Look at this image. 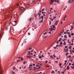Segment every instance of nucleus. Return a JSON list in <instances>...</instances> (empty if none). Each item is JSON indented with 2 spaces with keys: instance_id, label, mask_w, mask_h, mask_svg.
I'll list each match as a JSON object with an SVG mask.
<instances>
[{
  "instance_id": "nucleus-1",
  "label": "nucleus",
  "mask_w": 74,
  "mask_h": 74,
  "mask_svg": "<svg viewBox=\"0 0 74 74\" xmlns=\"http://www.w3.org/2000/svg\"><path fill=\"white\" fill-rule=\"evenodd\" d=\"M20 11H22V12H24V11H23V10H25V9L22 7H19Z\"/></svg>"
},
{
  "instance_id": "nucleus-2",
  "label": "nucleus",
  "mask_w": 74,
  "mask_h": 74,
  "mask_svg": "<svg viewBox=\"0 0 74 74\" xmlns=\"http://www.w3.org/2000/svg\"><path fill=\"white\" fill-rule=\"evenodd\" d=\"M54 1L53 0H51L50 1V4L51 5H52V4H53V1Z\"/></svg>"
},
{
  "instance_id": "nucleus-3",
  "label": "nucleus",
  "mask_w": 74,
  "mask_h": 74,
  "mask_svg": "<svg viewBox=\"0 0 74 74\" xmlns=\"http://www.w3.org/2000/svg\"><path fill=\"white\" fill-rule=\"evenodd\" d=\"M69 1L68 2V3H69V4H70V3H71L72 2L71 1V0H69Z\"/></svg>"
},
{
  "instance_id": "nucleus-4",
  "label": "nucleus",
  "mask_w": 74,
  "mask_h": 74,
  "mask_svg": "<svg viewBox=\"0 0 74 74\" xmlns=\"http://www.w3.org/2000/svg\"><path fill=\"white\" fill-rule=\"evenodd\" d=\"M33 70H37V68L36 67H34Z\"/></svg>"
},
{
  "instance_id": "nucleus-5",
  "label": "nucleus",
  "mask_w": 74,
  "mask_h": 74,
  "mask_svg": "<svg viewBox=\"0 0 74 74\" xmlns=\"http://www.w3.org/2000/svg\"><path fill=\"white\" fill-rule=\"evenodd\" d=\"M69 49H66V51H65V52H67L68 51H69Z\"/></svg>"
},
{
  "instance_id": "nucleus-6",
  "label": "nucleus",
  "mask_w": 74,
  "mask_h": 74,
  "mask_svg": "<svg viewBox=\"0 0 74 74\" xmlns=\"http://www.w3.org/2000/svg\"><path fill=\"white\" fill-rule=\"evenodd\" d=\"M38 14L39 16H40L41 15L40 13H38Z\"/></svg>"
},
{
  "instance_id": "nucleus-7",
  "label": "nucleus",
  "mask_w": 74,
  "mask_h": 74,
  "mask_svg": "<svg viewBox=\"0 0 74 74\" xmlns=\"http://www.w3.org/2000/svg\"><path fill=\"white\" fill-rule=\"evenodd\" d=\"M69 66H67V67L66 68L67 70H69Z\"/></svg>"
},
{
  "instance_id": "nucleus-8",
  "label": "nucleus",
  "mask_w": 74,
  "mask_h": 74,
  "mask_svg": "<svg viewBox=\"0 0 74 74\" xmlns=\"http://www.w3.org/2000/svg\"><path fill=\"white\" fill-rule=\"evenodd\" d=\"M26 61H24V62H23V63L24 64H26Z\"/></svg>"
},
{
  "instance_id": "nucleus-9",
  "label": "nucleus",
  "mask_w": 74,
  "mask_h": 74,
  "mask_svg": "<svg viewBox=\"0 0 74 74\" xmlns=\"http://www.w3.org/2000/svg\"><path fill=\"white\" fill-rule=\"evenodd\" d=\"M51 73H55V72L53 71H52V72H51Z\"/></svg>"
},
{
  "instance_id": "nucleus-10",
  "label": "nucleus",
  "mask_w": 74,
  "mask_h": 74,
  "mask_svg": "<svg viewBox=\"0 0 74 74\" xmlns=\"http://www.w3.org/2000/svg\"><path fill=\"white\" fill-rule=\"evenodd\" d=\"M55 18H56V16L53 17V19H52V21H53L54 19H55Z\"/></svg>"
},
{
  "instance_id": "nucleus-11",
  "label": "nucleus",
  "mask_w": 74,
  "mask_h": 74,
  "mask_svg": "<svg viewBox=\"0 0 74 74\" xmlns=\"http://www.w3.org/2000/svg\"><path fill=\"white\" fill-rule=\"evenodd\" d=\"M64 37H65V38H67V36H66V35H65L64 36Z\"/></svg>"
},
{
  "instance_id": "nucleus-12",
  "label": "nucleus",
  "mask_w": 74,
  "mask_h": 74,
  "mask_svg": "<svg viewBox=\"0 0 74 74\" xmlns=\"http://www.w3.org/2000/svg\"><path fill=\"white\" fill-rule=\"evenodd\" d=\"M53 29H55V26L54 25H53Z\"/></svg>"
},
{
  "instance_id": "nucleus-13",
  "label": "nucleus",
  "mask_w": 74,
  "mask_h": 74,
  "mask_svg": "<svg viewBox=\"0 0 74 74\" xmlns=\"http://www.w3.org/2000/svg\"><path fill=\"white\" fill-rule=\"evenodd\" d=\"M28 55H29V56H30L31 55V54L30 53H27Z\"/></svg>"
},
{
  "instance_id": "nucleus-14",
  "label": "nucleus",
  "mask_w": 74,
  "mask_h": 74,
  "mask_svg": "<svg viewBox=\"0 0 74 74\" xmlns=\"http://www.w3.org/2000/svg\"><path fill=\"white\" fill-rule=\"evenodd\" d=\"M71 34L72 36H73L74 35V34L73 33H71Z\"/></svg>"
},
{
  "instance_id": "nucleus-15",
  "label": "nucleus",
  "mask_w": 74,
  "mask_h": 74,
  "mask_svg": "<svg viewBox=\"0 0 74 74\" xmlns=\"http://www.w3.org/2000/svg\"><path fill=\"white\" fill-rule=\"evenodd\" d=\"M71 46H70L69 47V48L70 49H71Z\"/></svg>"
},
{
  "instance_id": "nucleus-16",
  "label": "nucleus",
  "mask_w": 74,
  "mask_h": 74,
  "mask_svg": "<svg viewBox=\"0 0 74 74\" xmlns=\"http://www.w3.org/2000/svg\"><path fill=\"white\" fill-rule=\"evenodd\" d=\"M49 30H51V31L53 30V29H52V28H51L50 29V28H49Z\"/></svg>"
},
{
  "instance_id": "nucleus-17",
  "label": "nucleus",
  "mask_w": 74,
  "mask_h": 74,
  "mask_svg": "<svg viewBox=\"0 0 74 74\" xmlns=\"http://www.w3.org/2000/svg\"><path fill=\"white\" fill-rule=\"evenodd\" d=\"M64 32V29L63 30V31L61 33V34H62V33H63Z\"/></svg>"
},
{
  "instance_id": "nucleus-18",
  "label": "nucleus",
  "mask_w": 74,
  "mask_h": 74,
  "mask_svg": "<svg viewBox=\"0 0 74 74\" xmlns=\"http://www.w3.org/2000/svg\"><path fill=\"white\" fill-rule=\"evenodd\" d=\"M41 57L42 58H44V55H43V54H42V56H41Z\"/></svg>"
},
{
  "instance_id": "nucleus-19",
  "label": "nucleus",
  "mask_w": 74,
  "mask_h": 74,
  "mask_svg": "<svg viewBox=\"0 0 74 74\" xmlns=\"http://www.w3.org/2000/svg\"><path fill=\"white\" fill-rule=\"evenodd\" d=\"M21 61V60H17V62H20Z\"/></svg>"
},
{
  "instance_id": "nucleus-20",
  "label": "nucleus",
  "mask_w": 74,
  "mask_h": 74,
  "mask_svg": "<svg viewBox=\"0 0 74 74\" xmlns=\"http://www.w3.org/2000/svg\"><path fill=\"white\" fill-rule=\"evenodd\" d=\"M71 56H70H70H68V58H71Z\"/></svg>"
},
{
  "instance_id": "nucleus-21",
  "label": "nucleus",
  "mask_w": 74,
  "mask_h": 74,
  "mask_svg": "<svg viewBox=\"0 0 74 74\" xmlns=\"http://www.w3.org/2000/svg\"><path fill=\"white\" fill-rule=\"evenodd\" d=\"M43 35H44L45 34H47V32H45L43 34Z\"/></svg>"
},
{
  "instance_id": "nucleus-22",
  "label": "nucleus",
  "mask_w": 74,
  "mask_h": 74,
  "mask_svg": "<svg viewBox=\"0 0 74 74\" xmlns=\"http://www.w3.org/2000/svg\"><path fill=\"white\" fill-rule=\"evenodd\" d=\"M36 66L37 67H38V66L39 67H40V66L39 65H36Z\"/></svg>"
},
{
  "instance_id": "nucleus-23",
  "label": "nucleus",
  "mask_w": 74,
  "mask_h": 74,
  "mask_svg": "<svg viewBox=\"0 0 74 74\" xmlns=\"http://www.w3.org/2000/svg\"><path fill=\"white\" fill-rule=\"evenodd\" d=\"M58 41L57 40V42H56V44H59V42H58Z\"/></svg>"
},
{
  "instance_id": "nucleus-24",
  "label": "nucleus",
  "mask_w": 74,
  "mask_h": 74,
  "mask_svg": "<svg viewBox=\"0 0 74 74\" xmlns=\"http://www.w3.org/2000/svg\"><path fill=\"white\" fill-rule=\"evenodd\" d=\"M69 55V53H66V56H67V55Z\"/></svg>"
},
{
  "instance_id": "nucleus-25",
  "label": "nucleus",
  "mask_w": 74,
  "mask_h": 74,
  "mask_svg": "<svg viewBox=\"0 0 74 74\" xmlns=\"http://www.w3.org/2000/svg\"><path fill=\"white\" fill-rule=\"evenodd\" d=\"M62 42H61L60 44V45H62Z\"/></svg>"
},
{
  "instance_id": "nucleus-26",
  "label": "nucleus",
  "mask_w": 74,
  "mask_h": 74,
  "mask_svg": "<svg viewBox=\"0 0 74 74\" xmlns=\"http://www.w3.org/2000/svg\"><path fill=\"white\" fill-rule=\"evenodd\" d=\"M42 72H40V73H38V74H41V73H42Z\"/></svg>"
},
{
  "instance_id": "nucleus-27",
  "label": "nucleus",
  "mask_w": 74,
  "mask_h": 74,
  "mask_svg": "<svg viewBox=\"0 0 74 74\" xmlns=\"http://www.w3.org/2000/svg\"><path fill=\"white\" fill-rule=\"evenodd\" d=\"M53 56H54V58H56V56H55V54L53 55Z\"/></svg>"
},
{
  "instance_id": "nucleus-28",
  "label": "nucleus",
  "mask_w": 74,
  "mask_h": 74,
  "mask_svg": "<svg viewBox=\"0 0 74 74\" xmlns=\"http://www.w3.org/2000/svg\"><path fill=\"white\" fill-rule=\"evenodd\" d=\"M56 24H58V21H56V22L55 23V25Z\"/></svg>"
},
{
  "instance_id": "nucleus-29",
  "label": "nucleus",
  "mask_w": 74,
  "mask_h": 74,
  "mask_svg": "<svg viewBox=\"0 0 74 74\" xmlns=\"http://www.w3.org/2000/svg\"><path fill=\"white\" fill-rule=\"evenodd\" d=\"M32 49V47H31L30 48H29V50H30V49Z\"/></svg>"
},
{
  "instance_id": "nucleus-30",
  "label": "nucleus",
  "mask_w": 74,
  "mask_h": 74,
  "mask_svg": "<svg viewBox=\"0 0 74 74\" xmlns=\"http://www.w3.org/2000/svg\"><path fill=\"white\" fill-rule=\"evenodd\" d=\"M41 18H42L43 19H44V18L43 17V16H41Z\"/></svg>"
},
{
  "instance_id": "nucleus-31",
  "label": "nucleus",
  "mask_w": 74,
  "mask_h": 74,
  "mask_svg": "<svg viewBox=\"0 0 74 74\" xmlns=\"http://www.w3.org/2000/svg\"><path fill=\"white\" fill-rule=\"evenodd\" d=\"M43 16H46V15L45 14H43Z\"/></svg>"
},
{
  "instance_id": "nucleus-32",
  "label": "nucleus",
  "mask_w": 74,
  "mask_h": 74,
  "mask_svg": "<svg viewBox=\"0 0 74 74\" xmlns=\"http://www.w3.org/2000/svg\"><path fill=\"white\" fill-rule=\"evenodd\" d=\"M32 56H27V58H32Z\"/></svg>"
},
{
  "instance_id": "nucleus-33",
  "label": "nucleus",
  "mask_w": 74,
  "mask_h": 74,
  "mask_svg": "<svg viewBox=\"0 0 74 74\" xmlns=\"http://www.w3.org/2000/svg\"><path fill=\"white\" fill-rule=\"evenodd\" d=\"M69 37L70 38L71 37V35H70V34H69Z\"/></svg>"
},
{
  "instance_id": "nucleus-34",
  "label": "nucleus",
  "mask_w": 74,
  "mask_h": 74,
  "mask_svg": "<svg viewBox=\"0 0 74 74\" xmlns=\"http://www.w3.org/2000/svg\"><path fill=\"white\" fill-rule=\"evenodd\" d=\"M74 1V0H72V1H71V2H72L71 3H73V2Z\"/></svg>"
},
{
  "instance_id": "nucleus-35",
  "label": "nucleus",
  "mask_w": 74,
  "mask_h": 74,
  "mask_svg": "<svg viewBox=\"0 0 74 74\" xmlns=\"http://www.w3.org/2000/svg\"><path fill=\"white\" fill-rule=\"evenodd\" d=\"M45 10V8H44L43 9H42V11H44Z\"/></svg>"
},
{
  "instance_id": "nucleus-36",
  "label": "nucleus",
  "mask_w": 74,
  "mask_h": 74,
  "mask_svg": "<svg viewBox=\"0 0 74 74\" xmlns=\"http://www.w3.org/2000/svg\"><path fill=\"white\" fill-rule=\"evenodd\" d=\"M66 17H67V16L65 15V16L64 17V19H65V18H66Z\"/></svg>"
},
{
  "instance_id": "nucleus-37",
  "label": "nucleus",
  "mask_w": 74,
  "mask_h": 74,
  "mask_svg": "<svg viewBox=\"0 0 74 74\" xmlns=\"http://www.w3.org/2000/svg\"><path fill=\"white\" fill-rule=\"evenodd\" d=\"M53 48H54V49H56V47H53Z\"/></svg>"
},
{
  "instance_id": "nucleus-38",
  "label": "nucleus",
  "mask_w": 74,
  "mask_h": 74,
  "mask_svg": "<svg viewBox=\"0 0 74 74\" xmlns=\"http://www.w3.org/2000/svg\"><path fill=\"white\" fill-rule=\"evenodd\" d=\"M71 29H73V26H71Z\"/></svg>"
},
{
  "instance_id": "nucleus-39",
  "label": "nucleus",
  "mask_w": 74,
  "mask_h": 74,
  "mask_svg": "<svg viewBox=\"0 0 74 74\" xmlns=\"http://www.w3.org/2000/svg\"><path fill=\"white\" fill-rule=\"evenodd\" d=\"M34 16H35V17H37V16H38V14H36V16L34 15Z\"/></svg>"
},
{
  "instance_id": "nucleus-40",
  "label": "nucleus",
  "mask_w": 74,
  "mask_h": 74,
  "mask_svg": "<svg viewBox=\"0 0 74 74\" xmlns=\"http://www.w3.org/2000/svg\"><path fill=\"white\" fill-rule=\"evenodd\" d=\"M71 63H70L69 64V66H70V65H71Z\"/></svg>"
},
{
  "instance_id": "nucleus-41",
  "label": "nucleus",
  "mask_w": 74,
  "mask_h": 74,
  "mask_svg": "<svg viewBox=\"0 0 74 74\" xmlns=\"http://www.w3.org/2000/svg\"><path fill=\"white\" fill-rule=\"evenodd\" d=\"M35 59L36 60H38V59L37 58H36Z\"/></svg>"
},
{
  "instance_id": "nucleus-42",
  "label": "nucleus",
  "mask_w": 74,
  "mask_h": 74,
  "mask_svg": "<svg viewBox=\"0 0 74 74\" xmlns=\"http://www.w3.org/2000/svg\"><path fill=\"white\" fill-rule=\"evenodd\" d=\"M66 33H67V34H69V33H70V32H66Z\"/></svg>"
},
{
  "instance_id": "nucleus-43",
  "label": "nucleus",
  "mask_w": 74,
  "mask_h": 74,
  "mask_svg": "<svg viewBox=\"0 0 74 74\" xmlns=\"http://www.w3.org/2000/svg\"><path fill=\"white\" fill-rule=\"evenodd\" d=\"M55 63H58V61H55Z\"/></svg>"
},
{
  "instance_id": "nucleus-44",
  "label": "nucleus",
  "mask_w": 74,
  "mask_h": 74,
  "mask_svg": "<svg viewBox=\"0 0 74 74\" xmlns=\"http://www.w3.org/2000/svg\"><path fill=\"white\" fill-rule=\"evenodd\" d=\"M59 64H60V66H62V64H61V63H59Z\"/></svg>"
},
{
  "instance_id": "nucleus-45",
  "label": "nucleus",
  "mask_w": 74,
  "mask_h": 74,
  "mask_svg": "<svg viewBox=\"0 0 74 74\" xmlns=\"http://www.w3.org/2000/svg\"><path fill=\"white\" fill-rule=\"evenodd\" d=\"M40 67L41 66H40L38 68H36V69H37V70H38V69H40Z\"/></svg>"
},
{
  "instance_id": "nucleus-46",
  "label": "nucleus",
  "mask_w": 74,
  "mask_h": 74,
  "mask_svg": "<svg viewBox=\"0 0 74 74\" xmlns=\"http://www.w3.org/2000/svg\"><path fill=\"white\" fill-rule=\"evenodd\" d=\"M64 62L65 63H67V60H65Z\"/></svg>"
},
{
  "instance_id": "nucleus-47",
  "label": "nucleus",
  "mask_w": 74,
  "mask_h": 74,
  "mask_svg": "<svg viewBox=\"0 0 74 74\" xmlns=\"http://www.w3.org/2000/svg\"><path fill=\"white\" fill-rule=\"evenodd\" d=\"M23 60V58H22L21 59V61H22Z\"/></svg>"
},
{
  "instance_id": "nucleus-48",
  "label": "nucleus",
  "mask_w": 74,
  "mask_h": 74,
  "mask_svg": "<svg viewBox=\"0 0 74 74\" xmlns=\"http://www.w3.org/2000/svg\"><path fill=\"white\" fill-rule=\"evenodd\" d=\"M65 40H66V39H64L62 40V41H65Z\"/></svg>"
},
{
  "instance_id": "nucleus-49",
  "label": "nucleus",
  "mask_w": 74,
  "mask_h": 74,
  "mask_svg": "<svg viewBox=\"0 0 74 74\" xmlns=\"http://www.w3.org/2000/svg\"><path fill=\"white\" fill-rule=\"evenodd\" d=\"M31 18H29V21H31Z\"/></svg>"
},
{
  "instance_id": "nucleus-50",
  "label": "nucleus",
  "mask_w": 74,
  "mask_h": 74,
  "mask_svg": "<svg viewBox=\"0 0 74 74\" xmlns=\"http://www.w3.org/2000/svg\"><path fill=\"white\" fill-rule=\"evenodd\" d=\"M29 70H33L34 69H30Z\"/></svg>"
},
{
  "instance_id": "nucleus-51",
  "label": "nucleus",
  "mask_w": 74,
  "mask_h": 74,
  "mask_svg": "<svg viewBox=\"0 0 74 74\" xmlns=\"http://www.w3.org/2000/svg\"><path fill=\"white\" fill-rule=\"evenodd\" d=\"M29 66H31V67H32V64L29 65Z\"/></svg>"
},
{
  "instance_id": "nucleus-52",
  "label": "nucleus",
  "mask_w": 74,
  "mask_h": 74,
  "mask_svg": "<svg viewBox=\"0 0 74 74\" xmlns=\"http://www.w3.org/2000/svg\"><path fill=\"white\" fill-rule=\"evenodd\" d=\"M41 56H40L39 57V58L40 59H41Z\"/></svg>"
},
{
  "instance_id": "nucleus-53",
  "label": "nucleus",
  "mask_w": 74,
  "mask_h": 74,
  "mask_svg": "<svg viewBox=\"0 0 74 74\" xmlns=\"http://www.w3.org/2000/svg\"><path fill=\"white\" fill-rule=\"evenodd\" d=\"M28 35H30V34L29 33H28Z\"/></svg>"
},
{
  "instance_id": "nucleus-54",
  "label": "nucleus",
  "mask_w": 74,
  "mask_h": 74,
  "mask_svg": "<svg viewBox=\"0 0 74 74\" xmlns=\"http://www.w3.org/2000/svg\"><path fill=\"white\" fill-rule=\"evenodd\" d=\"M50 57H51V58H53V56H50Z\"/></svg>"
},
{
  "instance_id": "nucleus-55",
  "label": "nucleus",
  "mask_w": 74,
  "mask_h": 74,
  "mask_svg": "<svg viewBox=\"0 0 74 74\" xmlns=\"http://www.w3.org/2000/svg\"><path fill=\"white\" fill-rule=\"evenodd\" d=\"M41 18L40 17H39V20H40V19H41Z\"/></svg>"
},
{
  "instance_id": "nucleus-56",
  "label": "nucleus",
  "mask_w": 74,
  "mask_h": 74,
  "mask_svg": "<svg viewBox=\"0 0 74 74\" xmlns=\"http://www.w3.org/2000/svg\"><path fill=\"white\" fill-rule=\"evenodd\" d=\"M14 22L15 23H16V21H15Z\"/></svg>"
},
{
  "instance_id": "nucleus-57",
  "label": "nucleus",
  "mask_w": 74,
  "mask_h": 74,
  "mask_svg": "<svg viewBox=\"0 0 74 74\" xmlns=\"http://www.w3.org/2000/svg\"><path fill=\"white\" fill-rule=\"evenodd\" d=\"M67 47H68V46H65V48H67Z\"/></svg>"
},
{
  "instance_id": "nucleus-58",
  "label": "nucleus",
  "mask_w": 74,
  "mask_h": 74,
  "mask_svg": "<svg viewBox=\"0 0 74 74\" xmlns=\"http://www.w3.org/2000/svg\"><path fill=\"white\" fill-rule=\"evenodd\" d=\"M12 73L13 74H15V73H14V72H12Z\"/></svg>"
},
{
  "instance_id": "nucleus-59",
  "label": "nucleus",
  "mask_w": 74,
  "mask_h": 74,
  "mask_svg": "<svg viewBox=\"0 0 74 74\" xmlns=\"http://www.w3.org/2000/svg\"><path fill=\"white\" fill-rule=\"evenodd\" d=\"M58 73L59 74H60V71H58Z\"/></svg>"
},
{
  "instance_id": "nucleus-60",
  "label": "nucleus",
  "mask_w": 74,
  "mask_h": 74,
  "mask_svg": "<svg viewBox=\"0 0 74 74\" xmlns=\"http://www.w3.org/2000/svg\"><path fill=\"white\" fill-rule=\"evenodd\" d=\"M63 45H66V43H63Z\"/></svg>"
},
{
  "instance_id": "nucleus-61",
  "label": "nucleus",
  "mask_w": 74,
  "mask_h": 74,
  "mask_svg": "<svg viewBox=\"0 0 74 74\" xmlns=\"http://www.w3.org/2000/svg\"><path fill=\"white\" fill-rule=\"evenodd\" d=\"M64 65H66V63H64Z\"/></svg>"
},
{
  "instance_id": "nucleus-62",
  "label": "nucleus",
  "mask_w": 74,
  "mask_h": 74,
  "mask_svg": "<svg viewBox=\"0 0 74 74\" xmlns=\"http://www.w3.org/2000/svg\"><path fill=\"white\" fill-rule=\"evenodd\" d=\"M15 68L14 67V68H13V70H15Z\"/></svg>"
},
{
  "instance_id": "nucleus-63",
  "label": "nucleus",
  "mask_w": 74,
  "mask_h": 74,
  "mask_svg": "<svg viewBox=\"0 0 74 74\" xmlns=\"http://www.w3.org/2000/svg\"><path fill=\"white\" fill-rule=\"evenodd\" d=\"M25 68H26V66H25L24 67V69H25Z\"/></svg>"
},
{
  "instance_id": "nucleus-64",
  "label": "nucleus",
  "mask_w": 74,
  "mask_h": 74,
  "mask_svg": "<svg viewBox=\"0 0 74 74\" xmlns=\"http://www.w3.org/2000/svg\"><path fill=\"white\" fill-rule=\"evenodd\" d=\"M72 52L74 53V50H72Z\"/></svg>"
}]
</instances>
